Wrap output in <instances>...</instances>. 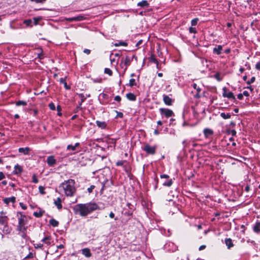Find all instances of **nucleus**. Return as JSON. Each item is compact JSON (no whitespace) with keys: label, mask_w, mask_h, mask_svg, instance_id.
Wrapping results in <instances>:
<instances>
[{"label":"nucleus","mask_w":260,"mask_h":260,"mask_svg":"<svg viewBox=\"0 0 260 260\" xmlns=\"http://www.w3.org/2000/svg\"><path fill=\"white\" fill-rule=\"evenodd\" d=\"M163 101L166 105L171 106L172 105V99L167 95H163Z\"/></svg>","instance_id":"obj_13"},{"label":"nucleus","mask_w":260,"mask_h":260,"mask_svg":"<svg viewBox=\"0 0 260 260\" xmlns=\"http://www.w3.org/2000/svg\"><path fill=\"white\" fill-rule=\"evenodd\" d=\"M230 134L233 136H236L237 132H236V131L235 129H232V130L231 131Z\"/></svg>","instance_id":"obj_63"},{"label":"nucleus","mask_w":260,"mask_h":260,"mask_svg":"<svg viewBox=\"0 0 260 260\" xmlns=\"http://www.w3.org/2000/svg\"><path fill=\"white\" fill-rule=\"evenodd\" d=\"M220 115L224 119H229L231 117V114L230 113H225L222 112L220 113Z\"/></svg>","instance_id":"obj_31"},{"label":"nucleus","mask_w":260,"mask_h":260,"mask_svg":"<svg viewBox=\"0 0 260 260\" xmlns=\"http://www.w3.org/2000/svg\"><path fill=\"white\" fill-rule=\"evenodd\" d=\"M157 146H151L148 144H145L142 147V149L148 155H154L156 152Z\"/></svg>","instance_id":"obj_6"},{"label":"nucleus","mask_w":260,"mask_h":260,"mask_svg":"<svg viewBox=\"0 0 260 260\" xmlns=\"http://www.w3.org/2000/svg\"><path fill=\"white\" fill-rule=\"evenodd\" d=\"M164 248L169 252H174L178 249L177 246L172 242L168 241L164 246Z\"/></svg>","instance_id":"obj_7"},{"label":"nucleus","mask_w":260,"mask_h":260,"mask_svg":"<svg viewBox=\"0 0 260 260\" xmlns=\"http://www.w3.org/2000/svg\"><path fill=\"white\" fill-rule=\"evenodd\" d=\"M61 110V109L60 106H57V111H58L57 115H58V116H61V114H61V113L60 112Z\"/></svg>","instance_id":"obj_56"},{"label":"nucleus","mask_w":260,"mask_h":260,"mask_svg":"<svg viewBox=\"0 0 260 260\" xmlns=\"http://www.w3.org/2000/svg\"><path fill=\"white\" fill-rule=\"evenodd\" d=\"M43 246V244L41 243L35 244H34V247L35 248H42Z\"/></svg>","instance_id":"obj_52"},{"label":"nucleus","mask_w":260,"mask_h":260,"mask_svg":"<svg viewBox=\"0 0 260 260\" xmlns=\"http://www.w3.org/2000/svg\"><path fill=\"white\" fill-rule=\"evenodd\" d=\"M95 186L93 185H91L87 188V191L89 193L92 192V190L94 189Z\"/></svg>","instance_id":"obj_51"},{"label":"nucleus","mask_w":260,"mask_h":260,"mask_svg":"<svg viewBox=\"0 0 260 260\" xmlns=\"http://www.w3.org/2000/svg\"><path fill=\"white\" fill-rule=\"evenodd\" d=\"M80 145V143H76L74 145L70 144L68 145L67 147V150L71 151L69 154V155H73L75 154L78 152L77 150V148L79 147Z\"/></svg>","instance_id":"obj_9"},{"label":"nucleus","mask_w":260,"mask_h":260,"mask_svg":"<svg viewBox=\"0 0 260 260\" xmlns=\"http://www.w3.org/2000/svg\"><path fill=\"white\" fill-rule=\"evenodd\" d=\"M222 50V46L220 45H216L213 49V53L216 55H220L221 54Z\"/></svg>","instance_id":"obj_14"},{"label":"nucleus","mask_w":260,"mask_h":260,"mask_svg":"<svg viewBox=\"0 0 260 260\" xmlns=\"http://www.w3.org/2000/svg\"><path fill=\"white\" fill-rule=\"evenodd\" d=\"M85 19V17L82 15H78L77 16L69 17V18H65L64 20L67 21L72 22V21H80Z\"/></svg>","instance_id":"obj_11"},{"label":"nucleus","mask_w":260,"mask_h":260,"mask_svg":"<svg viewBox=\"0 0 260 260\" xmlns=\"http://www.w3.org/2000/svg\"><path fill=\"white\" fill-rule=\"evenodd\" d=\"M192 87L194 89L197 90L198 92H200L201 90V88L198 87L197 84L196 83H193Z\"/></svg>","instance_id":"obj_45"},{"label":"nucleus","mask_w":260,"mask_h":260,"mask_svg":"<svg viewBox=\"0 0 260 260\" xmlns=\"http://www.w3.org/2000/svg\"><path fill=\"white\" fill-rule=\"evenodd\" d=\"M213 77L218 81H221L222 80V78L220 77V73L219 72H217Z\"/></svg>","instance_id":"obj_33"},{"label":"nucleus","mask_w":260,"mask_h":260,"mask_svg":"<svg viewBox=\"0 0 260 260\" xmlns=\"http://www.w3.org/2000/svg\"><path fill=\"white\" fill-rule=\"evenodd\" d=\"M59 188L63 191L66 196L72 197L76 191L75 181L73 179L66 180L60 184Z\"/></svg>","instance_id":"obj_2"},{"label":"nucleus","mask_w":260,"mask_h":260,"mask_svg":"<svg viewBox=\"0 0 260 260\" xmlns=\"http://www.w3.org/2000/svg\"><path fill=\"white\" fill-rule=\"evenodd\" d=\"M170 122H169V125H174L175 123H173V122L175 121V119H174L172 117H170Z\"/></svg>","instance_id":"obj_59"},{"label":"nucleus","mask_w":260,"mask_h":260,"mask_svg":"<svg viewBox=\"0 0 260 260\" xmlns=\"http://www.w3.org/2000/svg\"><path fill=\"white\" fill-rule=\"evenodd\" d=\"M33 214L36 217H41L43 215V212H34Z\"/></svg>","instance_id":"obj_40"},{"label":"nucleus","mask_w":260,"mask_h":260,"mask_svg":"<svg viewBox=\"0 0 260 260\" xmlns=\"http://www.w3.org/2000/svg\"><path fill=\"white\" fill-rule=\"evenodd\" d=\"M172 183H173V181H172V179H170V180H169L167 181L164 182L162 183V185L164 186L169 187V186H171L172 185Z\"/></svg>","instance_id":"obj_36"},{"label":"nucleus","mask_w":260,"mask_h":260,"mask_svg":"<svg viewBox=\"0 0 260 260\" xmlns=\"http://www.w3.org/2000/svg\"><path fill=\"white\" fill-rule=\"evenodd\" d=\"M82 253L86 257H89L91 255L90 249L87 248L83 249Z\"/></svg>","instance_id":"obj_20"},{"label":"nucleus","mask_w":260,"mask_h":260,"mask_svg":"<svg viewBox=\"0 0 260 260\" xmlns=\"http://www.w3.org/2000/svg\"><path fill=\"white\" fill-rule=\"evenodd\" d=\"M49 107L51 110H55V106L53 103H51L49 104Z\"/></svg>","instance_id":"obj_50"},{"label":"nucleus","mask_w":260,"mask_h":260,"mask_svg":"<svg viewBox=\"0 0 260 260\" xmlns=\"http://www.w3.org/2000/svg\"><path fill=\"white\" fill-rule=\"evenodd\" d=\"M225 244L228 249H230L234 246L232 240L230 238H226L225 239Z\"/></svg>","instance_id":"obj_22"},{"label":"nucleus","mask_w":260,"mask_h":260,"mask_svg":"<svg viewBox=\"0 0 260 260\" xmlns=\"http://www.w3.org/2000/svg\"><path fill=\"white\" fill-rule=\"evenodd\" d=\"M113 45L116 47L120 46H127V43L124 41H119L118 42L114 43Z\"/></svg>","instance_id":"obj_32"},{"label":"nucleus","mask_w":260,"mask_h":260,"mask_svg":"<svg viewBox=\"0 0 260 260\" xmlns=\"http://www.w3.org/2000/svg\"><path fill=\"white\" fill-rule=\"evenodd\" d=\"M38 50L39 51L37 53V57L40 59H42L44 57V54L43 53V51L41 50V49H38Z\"/></svg>","instance_id":"obj_34"},{"label":"nucleus","mask_w":260,"mask_h":260,"mask_svg":"<svg viewBox=\"0 0 260 260\" xmlns=\"http://www.w3.org/2000/svg\"><path fill=\"white\" fill-rule=\"evenodd\" d=\"M137 6L141 8H148L149 6V4L146 0H143L138 3Z\"/></svg>","instance_id":"obj_18"},{"label":"nucleus","mask_w":260,"mask_h":260,"mask_svg":"<svg viewBox=\"0 0 260 260\" xmlns=\"http://www.w3.org/2000/svg\"><path fill=\"white\" fill-rule=\"evenodd\" d=\"M159 111L162 119L164 118H169L175 116L173 111L168 108H161L159 109Z\"/></svg>","instance_id":"obj_5"},{"label":"nucleus","mask_w":260,"mask_h":260,"mask_svg":"<svg viewBox=\"0 0 260 260\" xmlns=\"http://www.w3.org/2000/svg\"><path fill=\"white\" fill-rule=\"evenodd\" d=\"M189 32L190 34H196L197 32V29L196 27H193L192 26H191L189 27Z\"/></svg>","instance_id":"obj_39"},{"label":"nucleus","mask_w":260,"mask_h":260,"mask_svg":"<svg viewBox=\"0 0 260 260\" xmlns=\"http://www.w3.org/2000/svg\"><path fill=\"white\" fill-rule=\"evenodd\" d=\"M54 204L58 209H61L62 207L61 200L60 198H57V199L54 201Z\"/></svg>","instance_id":"obj_23"},{"label":"nucleus","mask_w":260,"mask_h":260,"mask_svg":"<svg viewBox=\"0 0 260 260\" xmlns=\"http://www.w3.org/2000/svg\"><path fill=\"white\" fill-rule=\"evenodd\" d=\"M115 112L117 113L115 118H122L123 117V114L122 112L117 111H115Z\"/></svg>","instance_id":"obj_43"},{"label":"nucleus","mask_w":260,"mask_h":260,"mask_svg":"<svg viewBox=\"0 0 260 260\" xmlns=\"http://www.w3.org/2000/svg\"><path fill=\"white\" fill-rule=\"evenodd\" d=\"M8 218L7 216L0 215V224L2 225H5L8 224Z\"/></svg>","instance_id":"obj_21"},{"label":"nucleus","mask_w":260,"mask_h":260,"mask_svg":"<svg viewBox=\"0 0 260 260\" xmlns=\"http://www.w3.org/2000/svg\"><path fill=\"white\" fill-rule=\"evenodd\" d=\"M19 205L22 209H23V210L26 209V208H27L26 206L24 204H23L22 203H20Z\"/></svg>","instance_id":"obj_62"},{"label":"nucleus","mask_w":260,"mask_h":260,"mask_svg":"<svg viewBox=\"0 0 260 260\" xmlns=\"http://www.w3.org/2000/svg\"><path fill=\"white\" fill-rule=\"evenodd\" d=\"M203 133L205 137L208 138L213 134V131L211 129L206 128L204 129Z\"/></svg>","instance_id":"obj_15"},{"label":"nucleus","mask_w":260,"mask_h":260,"mask_svg":"<svg viewBox=\"0 0 260 260\" xmlns=\"http://www.w3.org/2000/svg\"><path fill=\"white\" fill-rule=\"evenodd\" d=\"M223 92L222 93V96L223 97L227 98L229 99H232L233 101H236V98L232 92L229 91L227 92L226 87L223 88Z\"/></svg>","instance_id":"obj_10"},{"label":"nucleus","mask_w":260,"mask_h":260,"mask_svg":"<svg viewBox=\"0 0 260 260\" xmlns=\"http://www.w3.org/2000/svg\"><path fill=\"white\" fill-rule=\"evenodd\" d=\"M35 254L32 252H29V254L24 257V259L31 258L34 257Z\"/></svg>","instance_id":"obj_46"},{"label":"nucleus","mask_w":260,"mask_h":260,"mask_svg":"<svg viewBox=\"0 0 260 260\" xmlns=\"http://www.w3.org/2000/svg\"><path fill=\"white\" fill-rule=\"evenodd\" d=\"M104 73L105 74H108L109 76H112L113 73L112 70L109 68H105Z\"/></svg>","instance_id":"obj_41"},{"label":"nucleus","mask_w":260,"mask_h":260,"mask_svg":"<svg viewBox=\"0 0 260 260\" xmlns=\"http://www.w3.org/2000/svg\"><path fill=\"white\" fill-rule=\"evenodd\" d=\"M51 238L50 236H46V237H45L42 240V242H44L47 246H49L51 244Z\"/></svg>","instance_id":"obj_26"},{"label":"nucleus","mask_w":260,"mask_h":260,"mask_svg":"<svg viewBox=\"0 0 260 260\" xmlns=\"http://www.w3.org/2000/svg\"><path fill=\"white\" fill-rule=\"evenodd\" d=\"M12 231V228L11 227H9L8 225V224L4 225L3 229V232L5 234H9Z\"/></svg>","instance_id":"obj_24"},{"label":"nucleus","mask_w":260,"mask_h":260,"mask_svg":"<svg viewBox=\"0 0 260 260\" xmlns=\"http://www.w3.org/2000/svg\"><path fill=\"white\" fill-rule=\"evenodd\" d=\"M59 82L60 83H62L63 84L64 88L66 89H70V86L68 85L66 81V78H61L59 79Z\"/></svg>","instance_id":"obj_27"},{"label":"nucleus","mask_w":260,"mask_h":260,"mask_svg":"<svg viewBox=\"0 0 260 260\" xmlns=\"http://www.w3.org/2000/svg\"><path fill=\"white\" fill-rule=\"evenodd\" d=\"M98 100L101 104L105 105L110 102V98L108 94L102 92L100 94L98 97Z\"/></svg>","instance_id":"obj_8"},{"label":"nucleus","mask_w":260,"mask_h":260,"mask_svg":"<svg viewBox=\"0 0 260 260\" xmlns=\"http://www.w3.org/2000/svg\"><path fill=\"white\" fill-rule=\"evenodd\" d=\"M80 96L81 98V104H79V106H81L82 105V103H83L86 99V98L85 97L83 94H81Z\"/></svg>","instance_id":"obj_53"},{"label":"nucleus","mask_w":260,"mask_h":260,"mask_svg":"<svg viewBox=\"0 0 260 260\" xmlns=\"http://www.w3.org/2000/svg\"><path fill=\"white\" fill-rule=\"evenodd\" d=\"M255 77H251V78L250 79V80L246 81V83L248 85H250V84L253 83L255 81Z\"/></svg>","instance_id":"obj_47"},{"label":"nucleus","mask_w":260,"mask_h":260,"mask_svg":"<svg viewBox=\"0 0 260 260\" xmlns=\"http://www.w3.org/2000/svg\"><path fill=\"white\" fill-rule=\"evenodd\" d=\"M32 22V20L30 19H26L23 21L24 24L27 26H31Z\"/></svg>","instance_id":"obj_38"},{"label":"nucleus","mask_w":260,"mask_h":260,"mask_svg":"<svg viewBox=\"0 0 260 260\" xmlns=\"http://www.w3.org/2000/svg\"><path fill=\"white\" fill-rule=\"evenodd\" d=\"M253 231L256 233L260 232V222H256L253 226Z\"/></svg>","instance_id":"obj_30"},{"label":"nucleus","mask_w":260,"mask_h":260,"mask_svg":"<svg viewBox=\"0 0 260 260\" xmlns=\"http://www.w3.org/2000/svg\"><path fill=\"white\" fill-rule=\"evenodd\" d=\"M26 105H27V103L24 101H18L16 102V105L17 106H26Z\"/></svg>","instance_id":"obj_35"},{"label":"nucleus","mask_w":260,"mask_h":260,"mask_svg":"<svg viewBox=\"0 0 260 260\" xmlns=\"http://www.w3.org/2000/svg\"><path fill=\"white\" fill-rule=\"evenodd\" d=\"M44 187L42 186H40L39 187V192L42 194H44L45 193V192L44 191Z\"/></svg>","instance_id":"obj_49"},{"label":"nucleus","mask_w":260,"mask_h":260,"mask_svg":"<svg viewBox=\"0 0 260 260\" xmlns=\"http://www.w3.org/2000/svg\"><path fill=\"white\" fill-rule=\"evenodd\" d=\"M94 83H102L103 79L101 78H96L92 79Z\"/></svg>","instance_id":"obj_44"},{"label":"nucleus","mask_w":260,"mask_h":260,"mask_svg":"<svg viewBox=\"0 0 260 260\" xmlns=\"http://www.w3.org/2000/svg\"><path fill=\"white\" fill-rule=\"evenodd\" d=\"M49 223L53 227H57L59 224V222L54 218L50 219Z\"/></svg>","instance_id":"obj_29"},{"label":"nucleus","mask_w":260,"mask_h":260,"mask_svg":"<svg viewBox=\"0 0 260 260\" xmlns=\"http://www.w3.org/2000/svg\"><path fill=\"white\" fill-rule=\"evenodd\" d=\"M95 123L97 126L102 129H105L107 127V124L105 121H100L96 120Z\"/></svg>","instance_id":"obj_19"},{"label":"nucleus","mask_w":260,"mask_h":260,"mask_svg":"<svg viewBox=\"0 0 260 260\" xmlns=\"http://www.w3.org/2000/svg\"><path fill=\"white\" fill-rule=\"evenodd\" d=\"M83 52L86 53V54H89L90 53V50L89 49H85L84 50H83Z\"/></svg>","instance_id":"obj_64"},{"label":"nucleus","mask_w":260,"mask_h":260,"mask_svg":"<svg viewBox=\"0 0 260 260\" xmlns=\"http://www.w3.org/2000/svg\"><path fill=\"white\" fill-rule=\"evenodd\" d=\"M30 151V149L28 147H26L25 148L21 147V148H19L18 149V152L19 153H23L24 155L29 154Z\"/></svg>","instance_id":"obj_17"},{"label":"nucleus","mask_w":260,"mask_h":260,"mask_svg":"<svg viewBox=\"0 0 260 260\" xmlns=\"http://www.w3.org/2000/svg\"><path fill=\"white\" fill-rule=\"evenodd\" d=\"M41 19V17H35V18H34L33 20H34V24L35 25L38 24L39 21H40Z\"/></svg>","instance_id":"obj_48"},{"label":"nucleus","mask_w":260,"mask_h":260,"mask_svg":"<svg viewBox=\"0 0 260 260\" xmlns=\"http://www.w3.org/2000/svg\"><path fill=\"white\" fill-rule=\"evenodd\" d=\"M134 58L137 60V57L135 55H133L132 56H126L125 57H122L120 64L121 68L124 69L125 71L127 69V68L131 64V63Z\"/></svg>","instance_id":"obj_4"},{"label":"nucleus","mask_w":260,"mask_h":260,"mask_svg":"<svg viewBox=\"0 0 260 260\" xmlns=\"http://www.w3.org/2000/svg\"><path fill=\"white\" fill-rule=\"evenodd\" d=\"M32 2H35L36 3H44L46 0H30Z\"/></svg>","instance_id":"obj_57"},{"label":"nucleus","mask_w":260,"mask_h":260,"mask_svg":"<svg viewBox=\"0 0 260 260\" xmlns=\"http://www.w3.org/2000/svg\"><path fill=\"white\" fill-rule=\"evenodd\" d=\"M123 161H122V160H119V161H118L116 162V166H122V165H123Z\"/></svg>","instance_id":"obj_60"},{"label":"nucleus","mask_w":260,"mask_h":260,"mask_svg":"<svg viewBox=\"0 0 260 260\" xmlns=\"http://www.w3.org/2000/svg\"><path fill=\"white\" fill-rule=\"evenodd\" d=\"M46 161L48 165L50 167L53 166L56 163V160L53 155L49 156L47 158Z\"/></svg>","instance_id":"obj_12"},{"label":"nucleus","mask_w":260,"mask_h":260,"mask_svg":"<svg viewBox=\"0 0 260 260\" xmlns=\"http://www.w3.org/2000/svg\"><path fill=\"white\" fill-rule=\"evenodd\" d=\"M121 97L119 95H116L114 98V100L118 102H120L121 101Z\"/></svg>","instance_id":"obj_58"},{"label":"nucleus","mask_w":260,"mask_h":260,"mask_svg":"<svg viewBox=\"0 0 260 260\" xmlns=\"http://www.w3.org/2000/svg\"><path fill=\"white\" fill-rule=\"evenodd\" d=\"M255 69L257 70L260 71V61L256 63L255 64Z\"/></svg>","instance_id":"obj_61"},{"label":"nucleus","mask_w":260,"mask_h":260,"mask_svg":"<svg viewBox=\"0 0 260 260\" xmlns=\"http://www.w3.org/2000/svg\"><path fill=\"white\" fill-rule=\"evenodd\" d=\"M199 20V18H196L193 19L191 21V26H196L198 24V22Z\"/></svg>","instance_id":"obj_37"},{"label":"nucleus","mask_w":260,"mask_h":260,"mask_svg":"<svg viewBox=\"0 0 260 260\" xmlns=\"http://www.w3.org/2000/svg\"><path fill=\"white\" fill-rule=\"evenodd\" d=\"M98 208V205L95 203L90 202L87 204H78L73 207L75 214L81 216H86L88 214Z\"/></svg>","instance_id":"obj_1"},{"label":"nucleus","mask_w":260,"mask_h":260,"mask_svg":"<svg viewBox=\"0 0 260 260\" xmlns=\"http://www.w3.org/2000/svg\"><path fill=\"white\" fill-rule=\"evenodd\" d=\"M32 182L35 183H37L38 182V179H37L36 176L35 174H34L33 176H32Z\"/></svg>","instance_id":"obj_54"},{"label":"nucleus","mask_w":260,"mask_h":260,"mask_svg":"<svg viewBox=\"0 0 260 260\" xmlns=\"http://www.w3.org/2000/svg\"><path fill=\"white\" fill-rule=\"evenodd\" d=\"M127 99L130 101H134L136 100L135 95L133 93H128L126 94Z\"/></svg>","instance_id":"obj_28"},{"label":"nucleus","mask_w":260,"mask_h":260,"mask_svg":"<svg viewBox=\"0 0 260 260\" xmlns=\"http://www.w3.org/2000/svg\"><path fill=\"white\" fill-rule=\"evenodd\" d=\"M177 260H189V259L188 256H181L180 257H178Z\"/></svg>","instance_id":"obj_55"},{"label":"nucleus","mask_w":260,"mask_h":260,"mask_svg":"<svg viewBox=\"0 0 260 260\" xmlns=\"http://www.w3.org/2000/svg\"><path fill=\"white\" fill-rule=\"evenodd\" d=\"M15 201H16V198L15 197H10V198H5L4 200V202L6 204H9L10 203H14L15 202Z\"/></svg>","instance_id":"obj_25"},{"label":"nucleus","mask_w":260,"mask_h":260,"mask_svg":"<svg viewBox=\"0 0 260 260\" xmlns=\"http://www.w3.org/2000/svg\"><path fill=\"white\" fill-rule=\"evenodd\" d=\"M22 172V168L21 166L17 164L14 167V169L13 171L14 174H19Z\"/></svg>","instance_id":"obj_16"},{"label":"nucleus","mask_w":260,"mask_h":260,"mask_svg":"<svg viewBox=\"0 0 260 260\" xmlns=\"http://www.w3.org/2000/svg\"><path fill=\"white\" fill-rule=\"evenodd\" d=\"M17 216L18 219V224L17 227V230L22 233V237L25 238L26 235V230L27 229V217L23 214L22 212H18Z\"/></svg>","instance_id":"obj_3"},{"label":"nucleus","mask_w":260,"mask_h":260,"mask_svg":"<svg viewBox=\"0 0 260 260\" xmlns=\"http://www.w3.org/2000/svg\"><path fill=\"white\" fill-rule=\"evenodd\" d=\"M136 85V81L135 79H131L129 81V86L133 87Z\"/></svg>","instance_id":"obj_42"}]
</instances>
